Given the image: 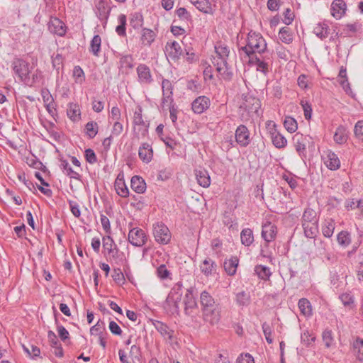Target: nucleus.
Segmentation results:
<instances>
[{"label": "nucleus", "instance_id": "obj_1", "mask_svg": "<svg viewBox=\"0 0 363 363\" xmlns=\"http://www.w3.org/2000/svg\"><path fill=\"white\" fill-rule=\"evenodd\" d=\"M215 53L216 55L213 57L212 62L216 67V70L224 79H231L233 73L228 64L230 53L228 47L221 43H218L215 45Z\"/></svg>", "mask_w": 363, "mask_h": 363}, {"label": "nucleus", "instance_id": "obj_2", "mask_svg": "<svg viewBox=\"0 0 363 363\" xmlns=\"http://www.w3.org/2000/svg\"><path fill=\"white\" fill-rule=\"evenodd\" d=\"M246 45L239 48V52L241 55V52H243L246 57H250L256 54H263L267 52V43L262 35L255 31H250L247 37Z\"/></svg>", "mask_w": 363, "mask_h": 363}, {"label": "nucleus", "instance_id": "obj_3", "mask_svg": "<svg viewBox=\"0 0 363 363\" xmlns=\"http://www.w3.org/2000/svg\"><path fill=\"white\" fill-rule=\"evenodd\" d=\"M260 107L261 103L259 99L252 95L245 96L239 107L240 119L242 121H246L255 116H259Z\"/></svg>", "mask_w": 363, "mask_h": 363}, {"label": "nucleus", "instance_id": "obj_4", "mask_svg": "<svg viewBox=\"0 0 363 363\" xmlns=\"http://www.w3.org/2000/svg\"><path fill=\"white\" fill-rule=\"evenodd\" d=\"M182 294V285L179 283L176 284L169 293L164 306L171 314H179Z\"/></svg>", "mask_w": 363, "mask_h": 363}, {"label": "nucleus", "instance_id": "obj_5", "mask_svg": "<svg viewBox=\"0 0 363 363\" xmlns=\"http://www.w3.org/2000/svg\"><path fill=\"white\" fill-rule=\"evenodd\" d=\"M29 63L21 58H16L12 62V69L21 82L28 84L30 81Z\"/></svg>", "mask_w": 363, "mask_h": 363}, {"label": "nucleus", "instance_id": "obj_6", "mask_svg": "<svg viewBox=\"0 0 363 363\" xmlns=\"http://www.w3.org/2000/svg\"><path fill=\"white\" fill-rule=\"evenodd\" d=\"M153 235L156 242L162 245H167L170 242L171 233L162 223H157L153 225Z\"/></svg>", "mask_w": 363, "mask_h": 363}, {"label": "nucleus", "instance_id": "obj_7", "mask_svg": "<svg viewBox=\"0 0 363 363\" xmlns=\"http://www.w3.org/2000/svg\"><path fill=\"white\" fill-rule=\"evenodd\" d=\"M147 240V235L142 229L133 228L129 231L128 241L131 245L141 247L146 243Z\"/></svg>", "mask_w": 363, "mask_h": 363}, {"label": "nucleus", "instance_id": "obj_8", "mask_svg": "<svg viewBox=\"0 0 363 363\" xmlns=\"http://www.w3.org/2000/svg\"><path fill=\"white\" fill-rule=\"evenodd\" d=\"M110 0H98L95 5V13L101 21L106 23L111 12Z\"/></svg>", "mask_w": 363, "mask_h": 363}, {"label": "nucleus", "instance_id": "obj_9", "mask_svg": "<svg viewBox=\"0 0 363 363\" xmlns=\"http://www.w3.org/2000/svg\"><path fill=\"white\" fill-rule=\"evenodd\" d=\"M311 140L312 138L310 136L300 133H296L293 137L296 150L300 155H305L306 146L310 144Z\"/></svg>", "mask_w": 363, "mask_h": 363}, {"label": "nucleus", "instance_id": "obj_10", "mask_svg": "<svg viewBox=\"0 0 363 363\" xmlns=\"http://www.w3.org/2000/svg\"><path fill=\"white\" fill-rule=\"evenodd\" d=\"M211 104V101L206 96L197 97L191 104L192 111L197 114H201L207 110Z\"/></svg>", "mask_w": 363, "mask_h": 363}, {"label": "nucleus", "instance_id": "obj_11", "mask_svg": "<svg viewBox=\"0 0 363 363\" xmlns=\"http://www.w3.org/2000/svg\"><path fill=\"white\" fill-rule=\"evenodd\" d=\"M235 140L241 147H246L250 144V132L244 125H240L235 130Z\"/></svg>", "mask_w": 363, "mask_h": 363}, {"label": "nucleus", "instance_id": "obj_12", "mask_svg": "<svg viewBox=\"0 0 363 363\" xmlns=\"http://www.w3.org/2000/svg\"><path fill=\"white\" fill-rule=\"evenodd\" d=\"M138 82L143 84H150L152 82V77L150 68L145 64H140L137 69Z\"/></svg>", "mask_w": 363, "mask_h": 363}, {"label": "nucleus", "instance_id": "obj_13", "mask_svg": "<svg viewBox=\"0 0 363 363\" xmlns=\"http://www.w3.org/2000/svg\"><path fill=\"white\" fill-rule=\"evenodd\" d=\"M203 318L206 322L209 323L211 325L217 323L220 320L219 311L216 306L212 308H202Z\"/></svg>", "mask_w": 363, "mask_h": 363}, {"label": "nucleus", "instance_id": "obj_14", "mask_svg": "<svg viewBox=\"0 0 363 363\" xmlns=\"http://www.w3.org/2000/svg\"><path fill=\"white\" fill-rule=\"evenodd\" d=\"M217 268L216 263L210 257H206L200 264V270L206 277L216 274Z\"/></svg>", "mask_w": 363, "mask_h": 363}, {"label": "nucleus", "instance_id": "obj_15", "mask_svg": "<svg viewBox=\"0 0 363 363\" xmlns=\"http://www.w3.org/2000/svg\"><path fill=\"white\" fill-rule=\"evenodd\" d=\"M49 30L59 36H63L66 33L65 23L57 18H51L48 23Z\"/></svg>", "mask_w": 363, "mask_h": 363}, {"label": "nucleus", "instance_id": "obj_16", "mask_svg": "<svg viewBox=\"0 0 363 363\" xmlns=\"http://www.w3.org/2000/svg\"><path fill=\"white\" fill-rule=\"evenodd\" d=\"M162 106L163 107L166 104H172V84L168 79H163L162 82Z\"/></svg>", "mask_w": 363, "mask_h": 363}, {"label": "nucleus", "instance_id": "obj_17", "mask_svg": "<svg viewBox=\"0 0 363 363\" xmlns=\"http://www.w3.org/2000/svg\"><path fill=\"white\" fill-rule=\"evenodd\" d=\"M277 235V227L270 222H267L262 225V238L269 242L275 239Z\"/></svg>", "mask_w": 363, "mask_h": 363}, {"label": "nucleus", "instance_id": "obj_18", "mask_svg": "<svg viewBox=\"0 0 363 363\" xmlns=\"http://www.w3.org/2000/svg\"><path fill=\"white\" fill-rule=\"evenodd\" d=\"M184 311L186 315H191L192 310L197 306L195 297L193 294V289L186 291L185 298L184 299Z\"/></svg>", "mask_w": 363, "mask_h": 363}, {"label": "nucleus", "instance_id": "obj_19", "mask_svg": "<svg viewBox=\"0 0 363 363\" xmlns=\"http://www.w3.org/2000/svg\"><path fill=\"white\" fill-rule=\"evenodd\" d=\"M249 58V64L257 66V71L267 74L269 72L268 62L266 61V57L260 58L257 55H255Z\"/></svg>", "mask_w": 363, "mask_h": 363}, {"label": "nucleus", "instance_id": "obj_20", "mask_svg": "<svg viewBox=\"0 0 363 363\" xmlns=\"http://www.w3.org/2000/svg\"><path fill=\"white\" fill-rule=\"evenodd\" d=\"M167 55L173 60H178L182 54V50L179 43L174 41L171 43H167L165 46Z\"/></svg>", "mask_w": 363, "mask_h": 363}, {"label": "nucleus", "instance_id": "obj_21", "mask_svg": "<svg viewBox=\"0 0 363 363\" xmlns=\"http://www.w3.org/2000/svg\"><path fill=\"white\" fill-rule=\"evenodd\" d=\"M346 7L343 0H334L331 5V14L339 19L345 13Z\"/></svg>", "mask_w": 363, "mask_h": 363}, {"label": "nucleus", "instance_id": "obj_22", "mask_svg": "<svg viewBox=\"0 0 363 363\" xmlns=\"http://www.w3.org/2000/svg\"><path fill=\"white\" fill-rule=\"evenodd\" d=\"M325 164L331 170H336L340 167V161L338 157L330 150L327 152Z\"/></svg>", "mask_w": 363, "mask_h": 363}, {"label": "nucleus", "instance_id": "obj_23", "mask_svg": "<svg viewBox=\"0 0 363 363\" xmlns=\"http://www.w3.org/2000/svg\"><path fill=\"white\" fill-rule=\"evenodd\" d=\"M152 149L147 143H143L139 148L138 155L139 157L145 163H148L152 158Z\"/></svg>", "mask_w": 363, "mask_h": 363}, {"label": "nucleus", "instance_id": "obj_24", "mask_svg": "<svg viewBox=\"0 0 363 363\" xmlns=\"http://www.w3.org/2000/svg\"><path fill=\"white\" fill-rule=\"evenodd\" d=\"M195 175L199 184L204 188L208 187L211 184V179L208 172L204 169H196Z\"/></svg>", "mask_w": 363, "mask_h": 363}, {"label": "nucleus", "instance_id": "obj_25", "mask_svg": "<svg viewBox=\"0 0 363 363\" xmlns=\"http://www.w3.org/2000/svg\"><path fill=\"white\" fill-rule=\"evenodd\" d=\"M130 186L132 189L138 194L143 193L146 189V184L144 179L139 176H133L132 177Z\"/></svg>", "mask_w": 363, "mask_h": 363}, {"label": "nucleus", "instance_id": "obj_26", "mask_svg": "<svg viewBox=\"0 0 363 363\" xmlns=\"http://www.w3.org/2000/svg\"><path fill=\"white\" fill-rule=\"evenodd\" d=\"M142 108L139 106L134 113L133 123L135 125H143L144 128L141 131V135L145 137L147 133V126L145 125L142 116Z\"/></svg>", "mask_w": 363, "mask_h": 363}, {"label": "nucleus", "instance_id": "obj_27", "mask_svg": "<svg viewBox=\"0 0 363 363\" xmlns=\"http://www.w3.org/2000/svg\"><path fill=\"white\" fill-rule=\"evenodd\" d=\"M238 262L239 260L237 257H233L230 259L224 262L223 267L228 275L233 276L236 273Z\"/></svg>", "mask_w": 363, "mask_h": 363}, {"label": "nucleus", "instance_id": "obj_28", "mask_svg": "<svg viewBox=\"0 0 363 363\" xmlns=\"http://www.w3.org/2000/svg\"><path fill=\"white\" fill-rule=\"evenodd\" d=\"M313 33L315 35L321 40L328 37L329 33V27L325 23H318L313 28Z\"/></svg>", "mask_w": 363, "mask_h": 363}, {"label": "nucleus", "instance_id": "obj_29", "mask_svg": "<svg viewBox=\"0 0 363 363\" xmlns=\"http://www.w3.org/2000/svg\"><path fill=\"white\" fill-rule=\"evenodd\" d=\"M271 139L273 145L277 148H283L287 144L286 139L276 130L271 133Z\"/></svg>", "mask_w": 363, "mask_h": 363}, {"label": "nucleus", "instance_id": "obj_30", "mask_svg": "<svg viewBox=\"0 0 363 363\" xmlns=\"http://www.w3.org/2000/svg\"><path fill=\"white\" fill-rule=\"evenodd\" d=\"M302 226L307 238H313L317 235L318 233V223H302Z\"/></svg>", "mask_w": 363, "mask_h": 363}, {"label": "nucleus", "instance_id": "obj_31", "mask_svg": "<svg viewBox=\"0 0 363 363\" xmlns=\"http://www.w3.org/2000/svg\"><path fill=\"white\" fill-rule=\"evenodd\" d=\"M298 308L301 314L305 316H311L312 315V306L310 301L305 298H302L298 301Z\"/></svg>", "mask_w": 363, "mask_h": 363}, {"label": "nucleus", "instance_id": "obj_32", "mask_svg": "<svg viewBox=\"0 0 363 363\" xmlns=\"http://www.w3.org/2000/svg\"><path fill=\"white\" fill-rule=\"evenodd\" d=\"M200 303L202 306V308L209 307L212 308L213 306H216L213 298L206 291L201 292L200 295Z\"/></svg>", "mask_w": 363, "mask_h": 363}, {"label": "nucleus", "instance_id": "obj_33", "mask_svg": "<svg viewBox=\"0 0 363 363\" xmlns=\"http://www.w3.org/2000/svg\"><path fill=\"white\" fill-rule=\"evenodd\" d=\"M191 3L196 6L197 9L204 13H212L211 4L208 0H195L191 1Z\"/></svg>", "mask_w": 363, "mask_h": 363}, {"label": "nucleus", "instance_id": "obj_34", "mask_svg": "<svg viewBox=\"0 0 363 363\" xmlns=\"http://www.w3.org/2000/svg\"><path fill=\"white\" fill-rule=\"evenodd\" d=\"M255 272L259 279L264 281L269 280L272 275L270 269L264 265H257Z\"/></svg>", "mask_w": 363, "mask_h": 363}, {"label": "nucleus", "instance_id": "obj_35", "mask_svg": "<svg viewBox=\"0 0 363 363\" xmlns=\"http://www.w3.org/2000/svg\"><path fill=\"white\" fill-rule=\"evenodd\" d=\"M241 242L245 246H250L254 241L252 230L250 228H245L240 233Z\"/></svg>", "mask_w": 363, "mask_h": 363}, {"label": "nucleus", "instance_id": "obj_36", "mask_svg": "<svg viewBox=\"0 0 363 363\" xmlns=\"http://www.w3.org/2000/svg\"><path fill=\"white\" fill-rule=\"evenodd\" d=\"M157 330L164 337H167L169 340H172L174 330L169 329V328L162 322H157L155 325Z\"/></svg>", "mask_w": 363, "mask_h": 363}, {"label": "nucleus", "instance_id": "obj_37", "mask_svg": "<svg viewBox=\"0 0 363 363\" xmlns=\"http://www.w3.org/2000/svg\"><path fill=\"white\" fill-rule=\"evenodd\" d=\"M61 167L63 169V172L71 179H80L79 174L71 167L67 160H61Z\"/></svg>", "mask_w": 363, "mask_h": 363}, {"label": "nucleus", "instance_id": "obj_38", "mask_svg": "<svg viewBox=\"0 0 363 363\" xmlns=\"http://www.w3.org/2000/svg\"><path fill=\"white\" fill-rule=\"evenodd\" d=\"M333 138L334 140L337 144H343L346 143L347 140V135L345 128L342 125L339 126L336 129Z\"/></svg>", "mask_w": 363, "mask_h": 363}, {"label": "nucleus", "instance_id": "obj_39", "mask_svg": "<svg viewBox=\"0 0 363 363\" xmlns=\"http://www.w3.org/2000/svg\"><path fill=\"white\" fill-rule=\"evenodd\" d=\"M353 350L357 358L363 361V339L357 337L353 342Z\"/></svg>", "mask_w": 363, "mask_h": 363}, {"label": "nucleus", "instance_id": "obj_40", "mask_svg": "<svg viewBox=\"0 0 363 363\" xmlns=\"http://www.w3.org/2000/svg\"><path fill=\"white\" fill-rule=\"evenodd\" d=\"M101 38L99 35H95L90 43L89 51L95 56H99L101 49Z\"/></svg>", "mask_w": 363, "mask_h": 363}, {"label": "nucleus", "instance_id": "obj_41", "mask_svg": "<svg viewBox=\"0 0 363 363\" xmlns=\"http://www.w3.org/2000/svg\"><path fill=\"white\" fill-rule=\"evenodd\" d=\"M318 223L316 213L311 208H306L302 216V223Z\"/></svg>", "mask_w": 363, "mask_h": 363}, {"label": "nucleus", "instance_id": "obj_42", "mask_svg": "<svg viewBox=\"0 0 363 363\" xmlns=\"http://www.w3.org/2000/svg\"><path fill=\"white\" fill-rule=\"evenodd\" d=\"M67 114L72 121H77L80 119V110L77 104H70L67 111Z\"/></svg>", "mask_w": 363, "mask_h": 363}, {"label": "nucleus", "instance_id": "obj_43", "mask_svg": "<svg viewBox=\"0 0 363 363\" xmlns=\"http://www.w3.org/2000/svg\"><path fill=\"white\" fill-rule=\"evenodd\" d=\"M236 303L240 306H248L250 303V293L242 291L236 294Z\"/></svg>", "mask_w": 363, "mask_h": 363}, {"label": "nucleus", "instance_id": "obj_44", "mask_svg": "<svg viewBox=\"0 0 363 363\" xmlns=\"http://www.w3.org/2000/svg\"><path fill=\"white\" fill-rule=\"evenodd\" d=\"M54 310L55 313V324L57 325V330L59 334V337L62 341H65L66 340L69 339V332L62 325L58 324V320L57 318V311L55 308V307L52 308Z\"/></svg>", "mask_w": 363, "mask_h": 363}, {"label": "nucleus", "instance_id": "obj_45", "mask_svg": "<svg viewBox=\"0 0 363 363\" xmlns=\"http://www.w3.org/2000/svg\"><path fill=\"white\" fill-rule=\"evenodd\" d=\"M130 24L134 29H138L143 24V17L140 13L136 12L131 15Z\"/></svg>", "mask_w": 363, "mask_h": 363}, {"label": "nucleus", "instance_id": "obj_46", "mask_svg": "<svg viewBox=\"0 0 363 363\" xmlns=\"http://www.w3.org/2000/svg\"><path fill=\"white\" fill-rule=\"evenodd\" d=\"M155 37V34L152 30L147 28L143 30L141 40L144 45H150L154 41Z\"/></svg>", "mask_w": 363, "mask_h": 363}, {"label": "nucleus", "instance_id": "obj_47", "mask_svg": "<svg viewBox=\"0 0 363 363\" xmlns=\"http://www.w3.org/2000/svg\"><path fill=\"white\" fill-rule=\"evenodd\" d=\"M335 222L332 219L326 220L322 228L323 234L326 238H330L334 232Z\"/></svg>", "mask_w": 363, "mask_h": 363}, {"label": "nucleus", "instance_id": "obj_48", "mask_svg": "<svg viewBox=\"0 0 363 363\" xmlns=\"http://www.w3.org/2000/svg\"><path fill=\"white\" fill-rule=\"evenodd\" d=\"M118 20L119 25L116 28V32L120 36H125L126 35V16L125 14H120L118 16Z\"/></svg>", "mask_w": 363, "mask_h": 363}, {"label": "nucleus", "instance_id": "obj_49", "mask_svg": "<svg viewBox=\"0 0 363 363\" xmlns=\"http://www.w3.org/2000/svg\"><path fill=\"white\" fill-rule=\"evenodd\" d=\"M99 126L96 122L90 121L85 125L86 133L91 139L94 138L98 133Z\"/></svg>", "mask_w": 363, "mask_h": 363}, {"label": "nucleus", "instance_id": "obj_50", "mask_svg": "<svg viewBox=\"0 0 363 363\" xmlns=\"http://www.w3.org/2000/svg\"><path fill=\"white\" fill-rule=\"evenodd\" d=\"M337 240L342 247L348 246L351 242L350 234L347 231H341L338 233Z\"/></svg>", "mask_w": 363, "mask_h": 363}, {"label": "nucleus", "instance_id": "obj_51", "mask_svg": "<svg viewBox=\"0 0 363 363\" xmlns=\"http://www.w3.org/2000/svg\"><path fill=\"white\" fill-rule=\"evenodd\" d=\"M279 35L280 40L284 43L289 44L293 40L292 35L289 28H281L279 30Z\"/></svg>", "mask_w": 363, "mask_h": 363}, {"label": "nucleus", "instance_id": "obj_52", "mask_svg": "<svg viewBox=\"0 0 363 363\" xmlns=\"http://www.w3.org/2000/svg\"><path fill=\"white\" fill-rule=\"evenodd\" d=\"M285 128L291 133H294L298 128L296 121L290 116H286L284 121Z\"/></svg>", "mask_w": 363, "mask_h": 363}, {"label": "nucleus", "instance_id": "obj_53", "mask_svg": "<svg viewBox=\"0 0 363 363\" xmlns=\"http://www.w3.org/2000/svg\"><path fill=\"white\" fill-rule=\"evenodd\" d=\"M115 188L117 194L121 197H127L129 194L128 189L124 182L121 181H116L115 184Z\"/></svg>", "mask_w": 363, "mask_h": 363}, {"label": "nucleus", "instance_id": "obj_54", "mask_svg": "<svg viewBox=\"0 0 363 363\" xmlns=\"http://www.w3.org/2000/svg\"><path fill=\"white\" fill-rule=\"evenodd\" d=\"M116 246L112 238L109 235L103 238V247L104 250L110 253L114 247Z\"/></svg>", "mask_w": 363, "mask_h": 363}, {"label": "nucleus", "instance_id": "obj_55", "mask_svg": "<svg viewBox=\"0 0 363 363\" xmlns=\"http://www.w3.org/2000/svg\"><path fill=\"white\" fill-rule=\"evenodd\" d=\"M133 59L130 55H123L120 58V65L122 67L132 69L133 67Z\"/></svg>", "mask_w": 363, "mask_h": 363}, {"label": "nucleus", "instance_id": "obj_56", "mask_svg": "<svg viewBox=\"0 0 363 363\" xmlns=\"http://www.w3.org/2000/svg\"><path fill=\"white\" fill-rule=\"evenodd\" d=\"M339 298L345 306L352 308L353 306L354 298L350 294L344 293L341 294Z\"/></svg>", "mask_w": 363, "mask_h": 363}, {"label": "nucleus", "instance_id": "obj_57", "mask_svg": "<svg viewBox=\"0 0 363 363\" xmlns=\"http://www.w3.org/2000/svg\"><path fill=\"white\" fill-rule=\"evenodd\" d=\"M301 105L303 109L306 119H310L311 118L312 113V108L311 104L307 101L301 100Z\"/></svg>", "mask_w": 363, "mask_h": 363}, {"label": "nucleus", "instance_id": "obj_58", "mask_svg": "<svg viewBox=\"0 0 363 363\" xmlns=\"http://www.w3.org/2000/svg\"><path fill=\"white\" fill-rule=\"evenodd\" d=\"M113 280L118 284H123L125 281V277L120 269H115L112 275Z\"/></svg>", "mask_w": 363, "mask_h": 363}, {"label": "nucleus", "instance_id": "obj_59", "mask_svg": "<svg viewBox=\"0 0 363 363\" xmlns=\"http://www.w3.org/2000/svg\"><path fill=\"white\" fill-rule=\"evenodd\" d=\"M176 13L177 16L182 20L188 21L191 19V15L187 11V10L184 7H181L177 9Z\"/></svg>", "mask_w": 363, "mask_h": 363}, {"label": "nucleus", "instance_id": "obj_60", "mask_svg": "<svg viewBox=\"0 0 363 363\" xmlns=\"http://www.w3.org/2000/svg\"><path fill=\"white\" fill-rule=\"evenodd\" d=\"M85 158L87 162L94 164L97 161V157L93 150L89 148L85 150Z\"/></svg>", "mask_w": 363, "mask_h": 363}, {"label": "nucleus", "instance_id": "obj_61", "mask_svg": "<svg viewBox=\"0 0 363 363\" xmlns=\"http://www.w3.org/2000/svg\"><path fill=\"white\" fill-rule=\"evenodd\" d=\"M23 349L32 358L38 357L40 354V348L35 345H30V350L25 346Z\"/></svg>", "mask_w": 363, "mask_h": 363}, {"label": "nucleus", "instance_id": "obj_62", "mask_svg": "<svg viewBox=\"0 0 363 363\" xmlns=\"http://www.w3.org/2000/svg\"><path fill=\"white\" fill-rule=\"evenodd\" d=\"M157 276L162 279H167L169 275V272L167 269L166 266L164 264H161L157 269Z\"/></svg>", "mask_w": 363, "mask_h": 363}, {"label": "nucleus", "instance_id": "obj_63", "mask_svg": "<svg viewBox=\"0 0 363 363\" xmlns=\"http://www.w3.org/2000/svg\"><path fill=\"white\" fill-rule=\"evenodd\" d=\"M237 363H255L254 359L251 354L246 353L240 354L237 359Z\"/></svg>", "mask_w": 363, "mask_h": 363}, {"label": "nucleus", "instance_id": "obj_64", "mask_svg": "<svg viewBox=\"0 0 363 363\" xmlns=\"http://www.w3.org/2000/svg\"><path fill=\"white\" fill-rule=\"evenodd\" d=\"M354 131L356 137L363 139V121H359L356 123Z\"/></svg>", "mask_w": 363, "mask_h": 363}]
</instances>
